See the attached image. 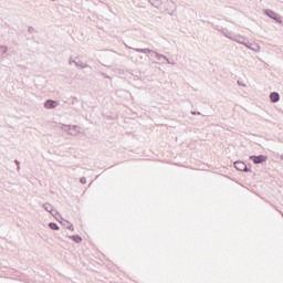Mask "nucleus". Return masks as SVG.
<instances>
[{
  "instance_id": "nucleus-17",
  "label": "nucleus",
  "mask_w": 283,
  "mask_h": 283,
  "mask_svg": "<svg viewBox=\"0 0 283 283\" xmlns=\"http://www.w3.org/2000/svg\"><path fill=\"white\" fill-rule=\"evenodd\" d=\"M66 229H69V231H74V224L66 222Z\"/></svg>"
},
{
  "instance_id": "nucleus-23",
  "label": "nucleus",
  "mask_w": 283,
  "mask_h": 283,
  "mask_svg": "<svg viewBox=\"0 0 283 283\" xmlns=\"http://www.w3.org/2000/svg\"><path fill=\"white\" fill-rule=\"evenodd\" d=\"M102 74V76L104 77V78H109V75H107V74H105V73H101Z\"/></svg>"
},
{
  "instance_id": "nucleus-27",
  "label": "nucleus",
  "mask_w": 283,
  "mask_h": 283,
  "mask_svg": "<svg viewBox=\"0 0 283 283\" xmlns=\"http://www.w3.org/2000/svg\"><path fill=\"white\" fill-rule=\"evenodd\" d=\"M51 1H56V0H51Z\"/></svg>"
},
{
  "instance_id": "nucleus-15",
  "label": "nucleus",
  "mask_w": 283,
  "mask_h": 283,
  "mask_svg": "<svg viewBox=\"0 0 283 283\" xmlns=\"http://www.w3.org/2000/svg\"><path fill=\"white\" fill-rule=\"evenodd\" d=\"M237 35H238V34H235V33L229 31V34H228L227 39H230V41H235V36H237Z\"/></svg>"
},
{
  "instance_id": "nucleus-14",
  "label": "nucleus",
  "mask_w": 283,
  "mask_h": 283,
  "mask_svg": "<svg viewBox=\"0 0 283 283\" xmlns=\"http://www.w3.org/2000/svg\"><path fill=\"white\" fill-rule=\"evenodd\" d=\"M218 31L221 32L223 35H226V38L229 36V32H230L229 29L220 27Z\"/></svg>"
},
{
  "instance_id": "nucleus-25",
  "label": "nucleus",
  "mask_w": 283,
  "mask_h": 283,
  "mask_svg": "<svg viewBox=\"0 0 283 283\" xmlns=\"http://www.w3.org/2000/svg\"><path fill=\"white\" fill-rule=\"evenodd\" d=\"M151 4H154V2H151V0H148Z\"/></svg>"
},
{
  "instance_id": "nucleus-9",
  "label": "nucleus",
  "mask_w": 283,
  "mask_h": 283,
  "mask_svg": "<svg viewBox=\"0 0 283 283\" xmlns=\"http://www.w3.org/2000/svg\"><path fill=\"white\" fill-rule=\"evenodd\" d=\"M270 101H271V103H280V93L272 92L270 94Z\"/></svg>"
},
{
  "instance_id": "nucleus-6",
  "label": "nucleus",
  "mask_w": 283,
  "mask_h": 283,
  "mask_svg": "<svg viewBox=\"0 0 283 283\" xmlns=\"http://www.w3.org/2000/svg\"><path fill=\"white\" fill-rule=\"evenodd\" d=\"M61 105V102L54 101V99H46L44 102L45 109H55V107H59Z\"/></svg>"
},
{
  "instance_id": "nucleus-8",
  "label": "nucleus",
  "mask_w": 283,
  "mask_h": 283,
  "mask_svg": "<svg viewBox=\"0 0 283 283\" xmlns=\"http://www.w3.org/2000/svg\"><path fill=\"white\" fill-rule=\"evenodd\" d=\"M75 67H80V70H85L88 67V70H92V66L90 64L78 62V61H73Z\"/></svg>"
},
{
  "instance_id": "nucleus-10",
  "label": "nucleus",
  "mask_w": 283,
  "mask_h": 283,
  "mask_svg": "<svg viewBox=\"0 0 283 283\" xmlns=\"http://www.w3.org/2000/svg\"><path fill=\"white\" fill-rule=\"evenodd\" d=\"M69 238L75 242V244H81L83 242V238L78 234L69 235Z\"/></svg>"
},
{
  "instance_id": "nucleus-24",
  "label": "nucleus",
  "mask_w": 283,
  "mask_h": 283,
  "mask_svg": "<svg viewBox=\"0 0 283 283\" xmlns=\"http://www.w3.org/2000/svg\"><path fill=\"white\" fill-rule=\"evenodd\" d=\"M67 222H70V221H64V222H62V224H63V227H67Z\"/></svg>"
},
{
  "instance_id": "nucleus-2",
  "label": "nucleus",
  "mask_w": 283,
  "mask_h": 283,
  "mask_svg": "<svg viewBox=\"0 0 283 283\" xmlns=\"http://www.w3.org/2000/svg\"><path fill=\"white\" fill-rule=\"evenodd\" d=\"M234 169H237V171H244V174H253L251 165H247V163L242 160L234 161Z\"/></svg>"
},
{
  "instance_id": "nucleus-26",
  "label": "nucleus",
  "mask_w": 283,
  "mask_h": 283,
  "mask_svg": "<svg viewBox=\"0 0 283 283\" xmlns=\"http://www.w3.org/2000/svg\"><path fill=\"white\" fill-rule=\"evenodd\" d=\"M282 160H283V156H281Z\"/></svg>"
},
{
  "instance_id": "nucleus-11",
  "label": "nucleus",
  "mask_w": 283,
  "mask_h": 283,
  "mask_svg": "<svg viewBox=\"0 0 283 283\" xmlns=\"http://www.w3.org/2000/svg\"><path fill=\"white\" fill-rule=\"evenodd\" d=\"M44 211H48V213H51V216H54V207L50 203H44L43 206Z\"/></svg>"
},
{
  "instance_id": "nucleus-12",
  "label": "nucleus",
  "mask_w": 283,
  "mask_h": 283,
  "mask_svg": "<svg viewBox=\"0 0 283 283\" xmlns=\"http://www.w3.org/2000/svg\"><path fill=\"white\" fill-rule=\"evenodd\" d=\"M234 41L237 43H240V45H247V38L242 36V35H237L234 38Z\"/></svg>"
},
{
  "instance_id": "nucleus-22",
  "label": "nucleus",
  "mask_w": 283,
  "mask_h": 283,
  "mask_svg": "<svg viewBox=\"0 0 283 283\" xmlns=\"http://www.w3.org/2000/svg\"><path fill=\"white\" fill-rule=\"evenodd\" d=\"M14 163H15V165H17V167H18V169H19V167H20V165H21V163L19 161V160H14Z\"/></svg>"
},
{
  "instance_id": "nucleus-4",
  "label": "nucleus",
  "mask_w": 283,
  "mask_h": 283,
  "mask_svg": "<svg viewBox=\"0 0 283 283\" xmlns=\"http://www.w3.org/2000/svg\"><path fill=\"white\" fill-rule=\"evenodd\" d=\"M254 165H262V163H266L269 160V156L266 155H252L249 157Z\"/></svg>"
},
{
  "instance_id": "nucleus-3",
  "label": "nucleus",
  "mask_w": 283,
  "mask_h": 283,
  "mask_svg": "<svg viewBox=\"0 0 283 283\" xmlns=\"http://www.w3.org/2000/svg\"><path fill=\"white\" fill-rule=\"evenodd\" d=\"M263 12L266 17H269L273 21H276V23H282V15H280L277 12L271 9H264Z\"/></svg>"
},
{
  "instance_id": "nucleus-13",
  "label": "nucleus",
  "mask_w": 283,
  "mask_h": 283,
  "mask_svg": "<svg viewBox=\"0 0 283 283\" xmlns=\"http://www.w3.org/2000/svg\"><path fill=\"white\" fill-rule=\"evenodd\" d=\"M49 229H51L52 231H59V229H61V228L59 227V224L56 222H50Z\"/></svg>"
},
{
  "instance_id": "nucleus-19",
  "label": "nucleus",
  "mask_w": 283,
  "mask_h": 283,
  "mask_svg": "<svg viewBox=\"0 0 283 283\" xmlns=\"http://www.w3.org/2000/svg\"><path fill=\"white\" fill-rule=\"evenodd\" d=\"M81 185H87V179L85 177L80 178Z\"/></svg>"
},
{
  "instance_id": "nucleus-18",
  "label": "nucleus",
  "mask_w": 283,
  "mask_h": 283,
  "mask_svg": "<svg viewBox=\"0 0 283 283\" xmlns=\"http://www.w3.org/2000/svg\"><path fill=\"white\" fill-rule=\"evenodd\" d=\"M190 114H191L192 116H202V113L196 112V111H191Z\"/></svg>"
},
{
  "instance_id": "nucleus-21",
  "label": "nucleus",
  "mask_w": 283,
  "mask_h": 283,
  "mask_svg": "<svg viewBox=\"0 0 283 283\" xmlns=\"http://www.w3.org/2000/svg\"><path fill=\"white\" fill-rule=\"evenodd\" d=\"M28 32H34V27H29Z\"/></svg>"
},
{
  "instance_id": "nucleus-20",
  "label": "nucleus",
  "mask_w": 283,
  "mask_h": 283,
  "mask_svg": "<svg viewBox=\"0 0 283 283\" xmlns=\"http://www.w3.org/2000/svg\"><path fill=\"white\" fill-rule=\"evenodd\" d=\"M74 61H78V56H76L74 60H72V57L69 61V64L72 65V63H74Z\"/></svg>"
},
{
  "instance_id": "nucleus-16",
  "label": "nucleus",
  "mask_w": 283,
  "mask_h": 283,
  "mask_svg": "<svg viewBox=\"0 0 283 283\" xmlns=\"http://www.w3.org/2000/svg\"><path fill=\"white\" fill-rule=\"evenodd\" d=\"M8 53V46L1 45L0 46V54H7Z\"/></svg>"
},
{
  "instance_id": "nucleus-5",
  "label": "nucleus",
  "mask_w": 283,
  "mask_h": 283,
  "mask_svg": "<svg viewBox=\"0 0 283 283\" xmlns=\"http://www.w3.org/2000/svg\"><path fill=\"white\" fill-rule=\"evenodd\" d=\"M61 129H63V132H66L70 136H76V134H78V126L76 125H65L63 124L61 126Z\"/></svg>"
},
{
  "instance_id": "nucleus-7",
  "label": "nucleus",
  "mask_w": 283,
  "mask_h": 283,
  "mask_svg": "<svg viewBox=\"0 0 283 283\" xmlns=\"http://www.w3.org/2000/svg\"><path fill=\"white\" fill-rule=\"evenodd\" d=\"M248 50H252V52H260V45L253 44L249 41H245V44H243Z\"/></svg>"
},
{
  "instance_id": "nucleus-1",
  "label": "nucleus",
  "mask_w": 283,
  "mask_h": 283,
  "mask_svg": "<svg viewBox=\"0 0 283 283\" xmlns=\"http://www.w3.org/2000/svg\"><path fill=\"white\" fill-rule=\"evenodd\" d=\"M129 50H134L135 52H139L140 54H151V56L156 57L157 61H166L167 65H176V62H171L167 59L166 55L160 54L151 49H134L132 46L126 45Z\"/></svg>"
}]
</instances>
